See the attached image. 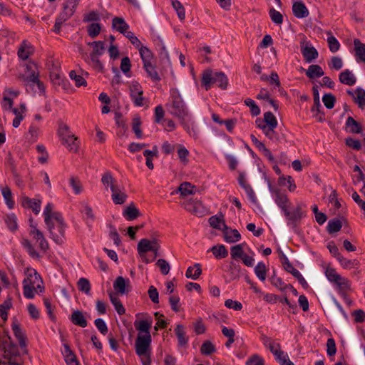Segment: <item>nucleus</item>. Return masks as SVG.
<instances>
[{
  "label": "nucleus",
  "mask_w": 365,
  "mask_h": 365,
  "mask_svg": "<svg viewBox=\"0 0 365 365\" xmlns=\"http://www.w3.org/2000/svg\"><path fill=\"white\" fill-rule=\"evenodd\" d=\"M26 278L23 281L24 295L27 299L34 297V288L38 282H42V279L36 269L26 268L25 270Z\"/></svg>",
  "instance_id": "nucleus-6"
},
{
  "label": "nucleus",
  "mask_w": 365,
  "mask_h": 365,
  "mask_svg": "<svg viewBox=\"0 0 365 365\" xmlns=\"http://www.w3.org/2000/svg\"><path fill=\"white\" fill-rule=\"evenodd\" d=\"M342 227V223L340 220L334 219L329 220L327 225V231L329 234L339 232Z\"/></svg>",
  "instance_id": "nucleus-45"
},
{
  "label": "nucleus",
  "mask_w": 365,
  "mask_h": 365,
  "mask_svg": "<svg viewBox=\"0 0 365 365\" xmlns=\"http://www.w3.org/2000/svg\"><path fill=\"white\" fill-rule=\"evenodd\" d=\"M269 17L273 23L280 25L283 22V16L278 11L274 8L269 9Z\"/></svg>",
  "instance_id": "nucleus-53"
},
{
  "label": "nucleus",
  "mask_w": 365,
  "mask_h": 365,
  "mask_svg": "<svg viewBox=\"0 0 365 365\" xmlns=\"http://www.w3.org/2000/svg\"><path fill=\"white\" fill-rule=\"evenodd\" d=\"M322 101L327 108L331 109L334 106L336 99L332 94L327 93L323 96Z\"/></svg>",
  "instance_id": "nucleus-58"
},
{
  "label": "nucleus",
  "mask_w": 365,
  "mask_h": 365,
  "mask_svg": "<svg viewBox=\"0 0 365 365\" xmlns=\"http://www.w3.org/2000/svg\"><path fill=\"white\" fill-rule=\"evenodd\" d=\"M245 103L250 108L252 115L257 116L260 113V108L252 99L247 98L245 101Z\"/></svg>",
  "instance_id": "nucleus-56"
},
{
  "label": "nucleus",
  "mask_w": 365,
  "mask_h": 365,
  "mask_svg": "<svg viewBox=\"0 0 365 365\" xmlns=\"http://www.w3.org/2000/svg\"><path fill=\"white\" fill-rule=\"evenodd\" d=\"M327 279L337 285L339 289L346 291L350 288L349 281L339 275L336 271L331 267H327L325 271Z\"/></svg>",
  "instance_id": "nucleus-9"
},
{
  "label": "nucleus",
  "mask_w": 365,
  "mask_h": 365,
  "mask_svg": "<svg viewBox=\"0 0 365 365\" xmlns=\"http://www.w3.org/2000/svg\"><path fill=\"white\" fill-rule=\"evenodd\" d=\"M77 4L78 0H66L63 4V11L56 19L64 23L73 14Z\"/></svg>",
  "instance_id": "nucleus-14"
},
{
  "label": "nucleus",
  "mask_w": 365,
  "mask_h": 365,
  "mask_svg": "<svg viewBox=\"0 0 365 365\" xmlns=\"http://www.w3.org/2000/svg\"><path fill=\"white\" fill-rule=\"evenodd\" d=\"M22 205L31 208L35 214H38L41 210V201L32 200L28 197H24L22 199Z\"/></svg>",
  "instance_id": "nucleus-28"
},
{
  "label": "nucleus",
  "mask_w": 365,
  "mask_h": 365,
  "mask_svg": "<svg viewBox=\"0 0 365 365\" xmlns=\"http://www.w3.org/2000/svg\"><path fill=\"white\" fill-rule=\"evenodd\" d=\"M12 331L16 339L19 341V346L21 348L24 349L23 352L24 354L27 353V350L26 349V337L25 336V333L21 329L19 323L16 319H14L11 325Z\"/></svg>",
  "instance_id": "nucleus-16"
},
{
  "label": "nucleus",
  "mask_w": 365,
  "mask_h": 365,
  "mask_svg": "<svg viewBox=\"0 0 365 365\" xmlns=\"http://www.w3.org/2000/svg\"><path fill=\"white\" fill-rule=\"evenodd\" d=\"M286 262L284 263V268L285 269L291 273L297 280L299 282L302 284V286L304 288H307L309 287L308 283L305 280V279L303 277L300 272L294 268L292 264L289 262L288 259L286 258Z\"/></svg>",
  "instance_id": "nucleus-21"
},
{
  "label": "nucleus",
  "mask_w": 365,
  "mask_h": 365,
  "mask_svg": "<svg viewBox=\"0 0 365 365\" xmlns=\"http://www.w3.org/2000/svg\"><path fill=\"white\" fill-rule=\"evenodd\" d=\"M59 135L62 140V143L65 145L71 151L76 152L77 150V138L73 135L67 125L61 123L58 129Z\"/></svg>",
  "instance_id": "nucleus-8"
},
{
  "label": "nucleus",
  "mask_w": 365,
  "mask_h": 365,
  "mask_svg": "<svg viewBox=\"0 0 365 365\" xmlns=\"http://www.w3.org/2000/svg\"><path fill=\"white\" fill-rule=\"evenodd\" d=\"M112 26L114 29L123 35L128 31L129 28V25L125 21V20L120 17L113 18Z\"/></svg>",
  "instance_id": "nucleus-25"
},
{
  "label": "nucleus",
  "mask_w": 365,
  "mask_h": 365,
  "mask_svg": "<svg viewBox=\"0 0 365 365\" xmlns=\"http://www.w3.org/2000/svg\"><path fill=\"white\" fill-rule=\"evenodd\" d=\"M202 273V269L200 264H195L193 267H189L186 271L185 276L187 278H190L193 280L198 279Z\"/></svg>",
  "instance_id": "nucleus-35"
},
{
  "label": "nucleus",
  "mask_w": 365,
  "mask_h": 365,
  "mask_svg": "<svg viewBox=\"0 0 365 365\" xmlns=\"http://www.w3.org/2000/svg\"><path fill=\"white\" fill-rule=\"evenodd\" d=\"M272 193L273 199L277 206L282 210V212L286 210L289 207V199L287 195L278 189L272 190Z\"/></svg>",
  "instance_id": "nucleus-19"
},
{
  "label": "nucleus",
  "mask_w": 365,
  "mask_h": 365,
  "mask_svg": "<svg viewBox=\"0 0 365 365\" xmlns=\"http://www.w3.org/2000/svg\"><path fill=\"white\" fill-rule=\"evenodd\" d=\"M109 297L110 300L113 305L114 306L115 309L116 310L118 314L120 315L124 314L125 312V309L123 306L122 303L120 302L118 294L110 292L109 294Z\"/></svg>",
  "instance_id": "nucleus-31"
},
{
  "label": "nucleus",
  "mask_w": 365,
  "mask_h": 365,
  "mask_svg": "<svg viewBox=\"0 0 365 365\" xmlns=\"http://www.w3.org/2000/svg\"><path fill=\"white\" fill-rule=\"evenodd\" d=\"M246 365H264V361L259 355L253 354L247 359Z\"/></svg>",
  "instance_id": "nucleus-61"
},
{
  "label": "nucleus",
  "mask_w": 365,
  "mask_h": 365,
  "mask_svg": "<svg viewBox=\"0 0 365 365\" xmlns=\"http://www.w3.org/2000/svg\"><path fill=\"white\" fill-rule=\"evenodd\" d=\"M150 334L138 336L135 341V351L140 358L143 365H150Z\"/></svg>",
  "instance_id": "nucleus-7"
},
{
  "label": "nucleus",
  "mask_w": 365,
  "mask_h": 365,
  "mask_svg": "<svg viewBox=\"0 0 365 365\" xmlns=\"http://www.w3.org/2000/svg\"><path fill=\"white\" fill-rule=\"evenodd\" d=\"M173 8L177 11L178 16L180 20H183L185 17V9L180 1L178 0H171Z\"/></svg>",
  "instance_id": "nucleus-60"
},
{
  "label": "nucleus",
  "mask_w": 365,
  "mask_h": 365,
  "mask_svg": "<svg viewBox=\"0 0 365 365\" xmlns=\"http://www.w3.org/2000/svg\"><path fill=\"white\" fill-rule=\"evenodd\" d=\"M157 266L160 268L161 273L166 275L169 273L170 267L169 263L164 259H159L156 263Z\"/></svg>",
  "instance_id": "nucleus-62"
},
{
  "label": "nucleus",
  "mask_w": 365,
  "mask_h": 365,
  "mask_svg": "<svg viewBox=\"0 0 365 365\" xmlns=\"http://www.w3.org/2000/svg\"><path fill=\"white\" fill-rule=\"evenodd\" d=\"M110 191L111 199L114 204L122 205L126 201L128 195L125 192V188L123 186L120 185H112Z\"/></svg>",
  "instance_id": "nucleus-15"
},
{
  "label": "nucleus",
  "mask_w": 365,
  "mask_h": 365,
  "mask_svg": "<svg viewBox=\"0 0 365 365\" xmlns=\"http://www.w3.org/2000/svg\"><path fill=\"white\" fill-rule=\"evenodd\" d=\"M156 243L157 240L155 239L153 240L142 239L139 241L137 250L143 262L147 264L153 262V259H150L147 257L146 253L149 251L151 252V250H156Z\"/></svg>",
  "instance_id": "nucleus-10"
},
{
  "label": "nucleus",
  "mask_w": 365,
  "mask_h": 365,
  "mask_svg": "<svg viewBox=\"0 0 365 365\" xmlns=\"http://www.w3.org/2000/svg\"><path fill=\"white\" fill-rule=\"evenodd\" d=\"M242 247L243 244L232 247L230 254L233 259L242 258L245 255Z\"/></svg>",
  "instance_id": "nucleus-57"
},
{
  "label": "nucleus",
  "mask_w": 365,
  "mask_h": 365,
  "mask_svg": "<svg viewBox=\"0 0 365 365\" xmlns=\"http://www.w3.org/2000/svg\"><path fill=\"white\" fill-rule=\"evenodd\" d=\"M1 194L9 208H13L14 205V202L12 199V193L11 189L8 186L2 187Z\"/></svg>",
  "instance_id": "nucleus-39"
},
{
  "label": "nucleus",
  "mask_w": 365,
  "mask_h": 365,
  "mask_svg": "<svg viewBox=\"0 0 365 365\" xmlns=\"http://www.w3.org/2000/svg\"><path fill=\"white\" fill-rule=\"evenodd\" d=\"M53 205L48 203L43 210L44 221L50 237L58 245H62L65 240L66 225L60 212H53Z\"/></svg>",
  "instance_id": "nucleus-2"
},
{
  "label": "nucleus",
  "mask_w": 365,
  "mask_h": 365,
  "mask_svg": "<svg viewBox=\"0 0 365 365\" xmlns=\"http://www.w3.org/2000/svg\"><path fill=\"white\" fill-rule=\"evenodd\" d=\"M258 127L262 130L264 134L270 140H276L277 139V133L274 131L276 128L267 127V125H261V124H258Z\"/></svg>",
  "instance_id": "nucleus-49"
},
{
  "label": "nucleus",
  "mask_w": 365,
  "mask_h": 365,
  "mask_svg": "<svg viewBox=\"0 0 365 365\" xmlns=\"http://www.w3.org/2000/svg\"><path fill=\"white\" fill-rule=\"evenodd\" d=\"M215 351L216 348L210 341H205L200 348V352L203 355H210Z\"/></svg>",
  "instance_id": "nucleus-48"
},
{
  "label": "nucleus",
  "mask_w": 365,
  "mask_h": 365,
  "mask_svg": "<svg viewBox=\"0 0 365 365\" xmlns=\"http://www.w3.org/2000/svg\"><path fill=\"white\" fill-rule=\"evenodd\" d=\"M33 51L34 49L31 44L24 41L19 48L18 56L22 60H26Z\"/></svg>",
  "instance_id": "nucleus-26"
},
{
  "label": "nucleus",
  "mask_w": 365,
  "mask_h": 365,
  "mask_svg": "<svg viewBox=\"0 0 365 365\" xmlns=\"http://www.w3.org/2000/svg\"><path fill=\"white\" fill-rule=\"evenodd\" d=\"M354 43L356 56L361 61L365 63V44L361 43L359 39H355Z\"/></svg>",
  "instance_id": "nucleus-38"
},
{
  "label": "nucleus",
  "mask_w": 365,
  "mask_h": 365,
  "mask_svg": "<svg viewBox=\"0 0 365 365\" xmlns=\"http://www.w3.org/2000/svg\"><path fill=\"white\" fill-rule=\"evenodd\" d=\"M230 273V277L231 279H235L238 278L241 273V267L240 265L231 262L227 271Z\"/></svg>",
  "instance_id": "nucleus-51"
},
{
  "label": "nucleus",
  "mask_w": 365,
  "mask_h": 365,
  "mask_svg": "<svg viewBox=\"0 0 365 365\" xmlns=\"http://www.w3.org/2000/svg\"><path fill=\"white\" fill-rule=\"evenodd\" d=\"M292 12L295 17L298 19L306 18L309 12L305 4L302 1H297L292 5Z\"/></svg>",
  "instance_id": "nucleus-20"
},
{
  "label": "nucleus",
  "mask_w": 365,
  "mask_h": 365,
  "mask_svg": "<svg viewBox=\"0 0 365 365\" xmlns=\"http://www.w3.org/2000/svg\"><path fill=\"white\" fill-rule=\"evenodd\" d=\"M140 215V211L133 203L127 206L123 212V216L128 221L135 220Z\"/></svg>",
  "instance_id": "nucleus-22"
},
{
  "label": "nucleus",
  "mask_w": 365,
  "mask_h": 365,
  "mask_svg": "<svg viewBox=\"0 0 365 365\" xmlns=\"http://www.w3.org/2000/svg\"><path fill=\"white\" fill-rule=\"evenodd\" d=\"M143 67L145 71L148 73V76L153 81H159L160 78L151 62H147L143 64Z\"/></svg>",
  "instance_id": "nucleus-36"
},
{
  "label": "nucleus",
  "mask_w": 365,
  "mask_h": 365,
  "mask_svg": "<svg viewBox=\"0 0 365 365\" xmlns=\"http://www.w3.org/2000/svg\"><path fill=\"white\" fill-rule=\"evenodd\" d=\"M196 188L189 182H183L178 187V191L182 195H192L195 192Z\"/></svg>",
  "instance_id": "nucleus-44"
},
{
  "label": "nucleus",
  "mask_w": 365,
  "mask_h": 365,
  "mask_svg": "<svg viewBox=\"0 0 365 365\" xmlns=\"http://www.w3.org/2000/svg\"><path fill=\"white\" fill-rule=\"evenodd\" d=\"M323 75L324 71L322 67L317 64L309 66L306 71V76L309 78H319Z\"/></svg>",
  "instance_id": "nucleus-30"
},
{
  "label": "nucleus",
  "mask_w": 365,
  "mask_h": 365,
  "mask_svg": "<svg viewBox=\"0 0 365 365\" xmlns=\"http://www.w3.org/2000/svg\"><path fill=\"white\" fill-rule=\"evenodd\" d=\"M337 260L339 262L340 264L344 269H347L356 268L359 265V262L357 260L348 259L344 257L341 255L340 256H338Z\"/></svg>",
  "instance_id": "nucleus-37"
},
{
  "label": "nucleus",
  "mask_w": 365,
  "mask_h": 365,
  "mask_svg": "<svg viewBox=\"0 0 365 365\" xmlns=\"http://www.w3.org/2000/svg\"><path fill=\"white\" fill-rule=\"evenodd\" d=\"M255 273L260 281L264 282L266 279V266L264 262L257 263L255 267Z\"/></svg>",
  "instance_id": "nucleus-43"
},
{
  "label": "nucleus",
  "mask_w": 365,
  "mask_h": 365,
  "mask_svg": "<svg viewBox=\"0 0 365 365\" xmlns=\"http://www.w3.org/2000/svg\"><path fill=\"white\" fill-rule=\"evenodd\" d=\"M301 52L307 63H312L319 56L317 50L309 43H301Z\"/></svg>",
  "instance_id": "nucleus-17"
},
{
  "label": "nucleus",
  "mask_w": 365,
  "mask_h": 365,
  "mask_svg": "<svg viewBox=\"0 0 365 365\" xmlns=\"http://www.w3.org/2000/svg\"><path fill=\"white\" fill-rule=\"evenodd\" d=\"M26 86L27 91L31 90L34 93H44L45 88L42 82L38 79L39 72L35 63H29L26 67Z\"/></svg>",
  "instance_id": "nucleus-5"
},
{
  "label": "nucleus",
  "mask_w": 365,
  "mask_h": 365,
  "mask_svg": "<svg viewBox=\"0 0 365 365\" xmlns=\"http://www.w3.org/2000/svg\"><path fill=\"white\" fill-rule=\"evenodd\" d=\"M167 107L170 114L179 119L180 124L190 135H197L193 118L178 88L170 90V103L167 104Z\"/></svg>",
  "instance_id": "nucleus-1"
},
{
  "label": "nucleus",
  "mask_w": 365,
  "mask_h": 365,
  "mask_svg": "<svg viewBox=\"0 0 365 365\" xmlns=\"http://www.w3.org/2000/svg\"><path fill=\"white\" fill-rule=\"evenodd\" d=\"M175 333L177 336L179 344L180 346H185L187 344L188 338L185 335V331L182 325L178 324L175 329Z\"/></svg>",
  "instance_id": "nucleus-33"
},
{
  "label": "nucleus",
  "mask_w": 365,
  "mask_h": 365,
  "mask_svg": "<svg viewBox=\"0 0 365 365\" xmlns=\"http://www.w3.org/2000/svg\"><path fill=\"white\" fill-rule=\"evenodd\" d=\"M71 322L77 326L81 327H86L88 324L87 320L83 316V313L78 310L74 311L71 317Z\"/></svg>",
  "instance_id": "nucleus-29"
},
{
  "label": "nucleus",
  "mask_w": 365,
  "mask_h": 365,
  "mask_svg": "<svg viewBox=\"0 0 365 365\" xmlns=\"http://www.w3.org/2000/svg\"><path fill=\"white\" fill-rule=\"evenodd\" d=\"M354 98L359 108H364L365 107V91L364 89L358 88L355 91Z\"/></svg>",
  "instance_id": "nucleus-42"
},
{
  "label": "nucleus",
  "mask_w": 365,
  "mask_h": 365,
  "mask_svg": "<svg viewBox=\"0 0 365 365\" xmlns=\"http://www.w3.org/2000/svg\"><path fill=\"white\" fill-rule=\"evenodd\" d=\"M17 219L15 215L11 214L6 216L5 219L6 224L8 228L11 231H15L17 229Z\"/></svg>",
  "instance_id": "nucleus-59"
},
{
  "label": "nucleus",
  "mask_w": 365,
  "mask_h": 365,
  "mask_svg": "<svg viewBox=\"0 0 365 365\" xmlns=\"http://www.w3.org/2000/svg\"><path fill=\"white\" fill-rule=\"evenodd\" d=\"M30 222H31L30 235H33L34 238L36 240V242L38 243V247H39L40 250L43 252H46L49 248L48 243L47 240L44 237V235L42 233V232L40 231L38 229H37L36 225L33 224L32 219H30Z\"/></svg>",
  "instance_id": "nucleus-12"
},
{
  "label": "nucleus",
  "mask_w": 365,
  "mask_h": 365,
  "mask_svg": "<svg viewBox=\"0 0 365 365\" xmlns=\"http://www.w3.org/2000/svg\"><path fill=\"white\" fill-rule=\"evenodd\" d=\"M77 285L78 290L89 294L91 284L88 279L82 277L78 280Z\"/></svg>",
  "instance_id": "nucleus-55"
},
{
  "label": "nucleus",
  "mask_w": 365,
  "mask_h": 365,
  "mask_svg": "<svg viewBox=\"0 0 365 365\" xmlns=\"http://www.w3.org/2000/svg\"><path fill=\"white\" fill-rule=\"evenodd\" d=\"M22 245L31 257L34 259H38L40 257L39 254L35 250L29 240H24Z\"/></svg>",
  "instance_id": "nucleus-50"
},
{
  "label": "nucleus",
  "mask_w": 365,
  "mask_h": 365,
  "mask_svg": "<svg viewBox=\"0 0 365 365\" xmlns=\"http://www.w3.org/2000/svg\"><path fill=\"white\" fill-rule=\"evenodd\" d=\"M211 251L217 259L225 258L228 255V252L223 245L213 246L211 248Z\"/></svg>",
  "instance_id": "nucleus-41"
},
{
  "label": "nucleus",
  "mask_w": 365,
  "mask_h": 365,
  "mask_svg": "<svg viewBox=\"0 0 365 365\" xmlns=\"http://www.w3.org/2000/svg\"><path fill=\"white\" fill-rule=\"evenodd\" d=\"M201 83L206 91H208L213 84H216L222 89H225L228 84V79L223 72H214L211 69H207L202 73Z\"/></svg>",
  "instance_id": "nucleus-4"
},
{
  "label": "nucleus",
  "mask_w": 365,
  "mask_h": 365,
  "mask_svg": "<svg viewBox=\"0 0 365 365\" xmlns=\"http://www.w3.org/2000/svg\"><path fill=\"white\" fill-rule=\"evenodd\" d=\"M130 282L129 279H125L124 277L119 276L113 282V288L117 292L116 294L124 295L128 293L130 288Z\"/></svg>",
  "instance_id": "nucleus-18"
},
{
  "label": "nucleus",
  "mask_w": 365,
  "mask_h": 365,
  "mask_svg": "<svg viewBox=\"0 0 365 365\" xmlns=\"http://www.w3.org/2000/svg\"><path fill=\"white\" fill-rule=\"evenodd\" d=\"M188 155H189V151L184 146L179 145L178 149V158H180V161L183 164H187L188 163V159H187Z\"/></svg>",
  "instance_id": "nucleus-63"
},
{
  "label": "nucleus",
  "mask_w": 365,
  "mask_h": 365,
  "mask_svg": "<svg viewBox=\"0 0 365 365\" xmlns=\"http://www.w3.org/2000/svg\"><path fill=\"white\" fill-rule=\"evenodd\" d=\"M327 35H328L327 42L329 44V50L332 53H335L339 49V47H340L339 42L334 36H333L331 35V32H328Z\"/></svg>",
  "instance_id": "nucleus-46"
},
{
  "label": "nucleus",
  "mask_w": 365,
  "mask_h": 365,
  "mask_svg": "<svg viewBox=\"0 0 365 365\" xmlns=\"http://www.w3.org/2000/svg\"><path fill=\"white\" fill-rule=\"evenodd\" d=\"M143 89L140 85L134 82L132 83L130 86V95L132 101L136 106H144L145 99L143 97Z\"/></svg>",
  "instance_id": "nucleus-13"
},
{
  "label": "nucleus",
  "mask_w": 365,
  "mask_h": 365,
  "mask_svg": "<svg viewBox=\"0 0 365 365\" xmlns=\"http://www.w3.org/2000/svg\"><path fill=\"white\" fill-rule=\"evenodd\" d=\"M225 240L227 242L233 243L240 240L241 236L237 230H225L224 231Z\"/></svg>",
  "instance_id": "nucleus-34"
},
{
  "label": "nucleus",
  "mask_w": 365,
  "mask_h": 365,
  "mask_svg": "<svg viewBox=\"0 0 365 365\" xmlns=\"http://www.w3.org/2000/svg\"><path fill=\"white\" fill-rule=\"evenodd\" d=\"M274 356L276 360L281 365H294V364L289 359L287 354L281 350L274 355Z\"/></svg>",
  "instance_id": "nucleus-54"
},
{
  "label": "nucleus",
  "mask_w": 365,
  "mask_h": 365,
  "mask_svg": "<svg viewBox=\"0 0 365 365\" xmlns=\"http://www.w3.org/2000/svg\"><path fill=\"white\" fill-rule=\"evenodd\" d=\"M209 222L211 227L215 229L224 230L227 229V225L224 222L223 220L217 217V216H212L209 219Z\"/></svg>",
  "instance_id": "nucleus-40"
},
{
  "label": "nucleus",
  "mask_w": 365,
  "mask_h": 365,
  "mask_svg": "<svg viewBox=\"0 0 365 365\" xmlns=\"http://www.w3.org/2000/svg\"><path fill=\"white\" fill-rule=\"evenodd\" d=\"M339 81L347 86H353L356 83V78L352 71L346 69L339 74Z\"/></svg>",
  "instance_id": "nucleus-23"
},
{
  "label": "nucleus",
  "mask_w": 365,
  "mask_h": 365,
  "mask_svg": "<svg viewBox=\"0 0 365 365\" xmlns=\"http://www.w3.org/2000/svg\"><path fill=\"white\" fill-rule=\"evenodd\" d=\"M345 126L346 131L349 133H360L361 132V125L351 116L347 118Z\"/></svg>",
  "instance_id": "nucleus-27"
},
{
  "label": "nucleus",
  "mask_w": 365,
  "mask_h": 365,
  "mask_svg": "<svg viewBox=\"0 0 365 365\" xmlns=\"http://www.w3.org/2000/svg\"><path fill=\"white\" fill-rule=\"evenodd\" d=\"M336 352V343L333 338H329L327 341V353L329 356L335 355Z\"/></svg>",
  "instance_id": "nucleus-64"
},
{
  "label": "nucleus",
  "mask_w": 365,
  "mask_h": 365,
  "mask_svg": "<svg viewBox=\"0 0 365 365\" xmlns=\"http://www.w3.org/2000/svg\"><path fill=\"white\" fill-rule=\"evenodd\" d=\"M138 48L139 49V52L140 54V57L143 60V64H145L147 62H151V51L147 47L143 46L142 44L140 45V47Z\"/></svg>",
  "instance_id": "nucleus-52"
},
{
  "label": "nucleus",
  "mask_w": 365,
  "mask_h": 365,
  "mask_svg": "<svg viewBox=\"0 0 365 365\" xmlns=\"http://www.w3.org/2000/svg\"><path fill=\"white\" fill-rule=\"evenodd\" d=\"M264 123L261 120H256L257 123H259L261 125H267V127L277 128L278 124L276 117L270 111L264 113Z\"/></svg>",
  "instance_id": "nucleus-24"
},
{
  "label": "nucleus",
  "mask_w": 365,
  "mask_h": 365,
  "mask_svg": "<svg viewBox=\"0 0 365 365\" xmlns=\"http://www.w3.org/2000/svg\"><path fill=\"white\" fill-rule=\"evenodd\" d=\"M0 349L3 351L4 364L6 365H23L18 346L14 344L9 334L0 340Z\"/></svg>",
  "instance_id": "nucleus-3"
},
{
  "label": "nucleus",
  "mask_w": 365,
  "mask_h": 365,
  "mask_svg": "<svg viewBox=\"0 0 365 365\" xmlns=\"http://www.w3.org/2000/svg\"><path fill=\"white\" fill-rule=\"evenodd\" d=\"M152 322L153 321L151 319H143L138 322H135V327L138 331L144 332L146 335H148L150 334V329L151 327Z\"/></svg>",
  "instance_id": "nucleus-32"
},
{
  "label": "nucleus",
  "mask_w": 365,
  "mask_h": 365,
  "mask_svg": "<svg viewBox=\"0 0 365 365\" xmlns=\"http://www.w3.org/2000/svg\"><path fill=\"white\" fill-rule=\"evenodd\" d=\"M11 306L12 302L10 298L7 299L3 304H0V316L4 321L7 320V310L9 309Z\"/></svg>",
  "instance_id": "nucleus-47"
},
{
  "label": "nucleus",
  "mask_w": 365,
  "mask_h": 365,
  "mask_svg": "<svg viewBox=\"0 0 365 365\" xmlns=\"http://www.w3.org/2000/svg\"><path fill=\"white\" fill-rule=\"evenodd\" d=\"M283 212L287 219V225L295 227L297 226V223L299 222L303 217L302 204H297L296 207L292 210H289L287 208Z\"/></svg>",
  "instance_id": "nucleus-11"
}]
</instances>
